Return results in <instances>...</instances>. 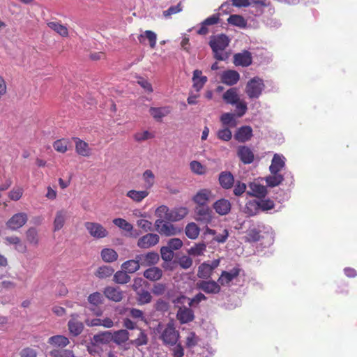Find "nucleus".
Listing matches in <instances>:
<instances>
[{
    "label": "nucleus",
    "mask_w": 357,
    "mask_h": 357,
    "mask_svg": "<svg viewBox=\"0 0 357 357\" xmlns=\"http://www.w3.org/2000/svg\"><path fill=\"white\" fill-rule=\"evenodd\" d=\"M140 264L138 259H130L123 262L121 265V268L123 271L128 273H133L138 271L140 268Z\"/></svg>",
    "instance_id": "nucleus-37"
},
{
    "label": "nucleus",
    "mask_w": 357,
    "mask_h": 357,
    "mask_svg": "<svg viewBox=\"0 0 357 357\" xmlns=\"http://www.w3.org/2000/svg\"><path fill=\"white\" fill-rule=\"evenodd\" d=\"M47 24L49 28H50L51 29L54 31L59 36H61L63 38H66L68 36L69 33H68V28L65 25L61 24L60 22H50Z\"/></svg>",
    "instance_id": "nucleus-33"
},
{
    "label": "nucleus",
    "mask_w": 357,
    "mask_h": 357,
    "mask_svg": "<svg viewBox=\"0 0 357 357\" xmlns=\"http://www.w3.org/2000/svg\"><path fill=\"white\" fill-rule=\"evenodd\" d=\"M252 58L251 53L248 50L235 54L234 56V63L235 66L247 67L252 64Z\"/></svg>",
    "instance_id": "nucleus-15"
},
{
    "label": "nucleus",
    "mask_w": 357,
    "mask_h": 357,
    "mask_svg": "<svg viewBox=\"0 0 357 357\" xmlns=\"http://www.w3.org/2000/svg\"><path fill=\"white\" fill-rule=\"evenodd\" d=\"M220 121L223 126L234 128L237 125L235 114L233 113H224L220 116Z\"/></svg>",
    "instance_id": "nucleus-40"
},
{
    "label": "nucleus",
    "mask_w": 357,
    "mask_h": 357,
    "mask_svg": "<svg viewBox=\"0 0 357 357\" xmlns=\"http://www.w3.org/2000/svg\"><path fill=\"white\" fill-rule=\"evenodd\" d=\"M26 238L30 244L37 245L39 242V237L37 229L34 227L29 228L26 231Z\"/></svg>",
    "instance_id": "nucleus-47"
},
{
    "label": "nucleus",
    "mask_w": 357,
    "mask_h": 357,
    "mask_svg": "<svg viewBox=\"0 0 357 357\" xmlns=\"http://www.w3.org/2000/svg\"><path fill=\"white\" fill-rule=\"evenodd\" d=\"M131 280L130 276L125 271H118L114 274L113 281L119 284L128 283Z\"/></svg>",
    "instance_id": "nucleus-42"
},
{
    "label": "nucleus",
    "mask_w": 357,
    "mask_h": 357,
    "mask_svg": "<svg viewBox=\"0 0 357 357\" xmlns=\"http://www.w3.org/2000/svg\"><path fill=\"white\" fill-rule=\"evenodd\" d=\"M88 301L89 303L98 306L102 303V295L100 292H94L89 296Z\"/></svg>",
    "instance_id": "nucleus-58"
},
{
    "label": "nucleus",
    "mask_w": 357,
    "mask_h": 357,
    "mask_svg": "<svg viewBox=\"0 0 357 357\" xmlns=\"http://www.w3.org/2000/svg\"><path fill=\"white\" fill-rule=\"evenodd\" d=\"M227 22L229 24L239 28H245L247 26L246 20L239 15H231L227 19Z\"/></svg>",
    "instance_id": "nucleus-45"
},
{
    "label": "nucleus",
    "mask_w": 357,
    "mask_h": 357,
    "mask_svg": "<svg viewBox=\"0 0 357 357\" xmlns=\"http://www.w3.org/2000/svg\"><path fill=\"white\" fill-rule=\"evenodd\" d=\"M240 273V268H234L230 271H223L218 280V282L222 285L228 284L234 278H237Z\"/></svg>",
    "instance_id": "nucleus-21"
},
{
    "label": "nucleus",
    "mask_w": 357,
    "mask_h": 357,
    "mask_svg": "<svg viewBox=\"0 0 357 357\" xmlns=\"http://www.w3.org/2000/svg\"><path fill=\"white\" fill-rule=\"evenodd\" d=\"M214 195L208 188H202L198 190L192 197V200L196 204L195 206H206L208 203L214 198Z\"/></svg>",
    "instance_id": "nucleus-6"
},
{
    "label": "nucleus",
    "mask_w": 357,
    "mask_h": 357,
    "mask_svg": "<svg viewBox=\"0 0 357 357\" xmlns=\"http://www.w3.org/2000/svg\"><path fill=\"white\" fill-rule=\"evenodd\" d=\"M188 213L187 207L181 206L174 208L169 210V208L165 205L159 206L156 211L155 214L160 218H163L169 222L179 221L184 218Z\"/></svg>",
    "instance_id": "nucleus-3"
},
{
    "label": "nucleus",
    "mask_w": 357,
    "mask_h": 357,
    "mask_svg": "<svg viewBox=\"0 0 357 357\" xmlns=\"http://www.w3.org/2000/svg\"><path fill=\"white\" fill-rule=\"evenodd\" d=\"M260 211V205L259 202L252 200L246 203L244 213L248 216H254L258 214Z\"/></svg>",
    "instance_id": "nucleus-36"
},
{
    "label": "nucleus",
    "mask_w": 357,
    "mask_h": 357,
    "mask_svg": "<svg viewBox=\"0 0 357 357\" xmlns=\"http://www.w3.org/2000/svg\"><path fill=\"white\" fill-rule=\"evenodd\" d=\"M112 335V340L117 344L125 343L129 338V333L126 330L117 331Z\"/></svg>",
    "instance_id": "nucleus-44"
},
{
    "label": "nucleus",
    "mask_w": 357,
    "mask_h": 357,
    "mask_svg": "<svg viewBox=\"0 0 357 357\" xmlns=\"http://www.w3.org/2000/svg\"><path fill=\"white\" fill-rule=\"evenodd\" d=\"M191 170L197 174H204L205 173V169L204 166L198 161L194 160L192 161L190 164Z\"/></svg>",
    "instance_id": "nucleus-62"
},
{
    "label": "nucleus",
    "mask_w": 357,
    "mask_h": 357,
    "mask_svg": "<svg viewBox=\"0 0 357 357\" xmlns=\"http://www.w3.org/2000/svg\"><path fill=\"white\" fill-rule=\"evenodd\" d=\"M200 229L195 222L188 223L185 229L186 236L190 239H196L199 234Z\"/></svg>",
    "instance_id": "nucleus-41"
},
{
    "label": "nucleus",
    "mask_w": 357,
    "mask_h": 357,
    "mask_svg": "<svg viewBox=\"0 0 357 357\" xmlns=\"http://www.w3.org/2000/svg\"><path fill=\"white\" fill-rule=\"evenodd\" d=\"M252 137V129L250 126H244L239 128L234 135V138L238 142H246Z\"/></svg>",
    "instance_id": "nucleus-22"
},
{
    "label": "nucleus",
    "mask_w": 357,
    "mask_h": 357,
    "mask_svg": "<svg viewBox=\"0 0 357 357\" xmlns=\"http://www.w3.org/2000/svg\"><path fill=\"white\" fill-rule=\"evenodd\" d=\"M73 139L75 142L76 153L82 156L89 157L91 155V149L88 143L78 137H74Z\"/></svg>",
    "instance_id": "nucleus-23"
},
{
    "label": "nucleus",
    "mask_w": 357,
    "mask_h": 357,
    "mask_svg": "<svg viewBox=\"0 0 357 357\" xmlns=\"http://www.w3.org/2000/svg\"><path fill=\"white\" fill-rule=\"evenodd\" d=\"M236 109V116L238 117L243 116L247 112V104L244 101L238 100V103L234 104Z\"/></svg>",
    "instance_id": "nucleus-63"
},
{
    "label": "nucleus",
    "mask_w": 357,
    "mask_h": 357,
    "mask_svg": "<svg viewBox=\"0 0 357 357\" xmlns=\"http://www.w3.org/2000/svg\"><path fill=\"white\" fill-rule=\"evenodd\" d=\"M84 227L89 234L95 238H103L108 236L107 230L100 223L86 222Z\"/></svg>",
    "instance_id": "nucleus-7"
},
{
    "label": "nucleus",
    "mask_w": 357,
    "mask_h": 357,
    "mask_svg": "<svg viewBox=\"0 0 357 357\" xmlns=\"http://www.w3.org/2000/svg\"><path fill=\"white\" fill-rule=\"evenodd\" d=\"M176 318L183 324L193 321L195 315L193 311L190 307L183 306L178 310Z\"/></svg>",
    "instance_id": "nucleus-20"
},
{
    "label": "nucleus",
    "mask_w": 357,
    "mask_h": 357,
    "mask_svg": "<svg viewBox=\"0 0 357 357\" xmlns=\"http://www.w3.org/2000/svg\"><path fill=\"white\" fill-rule=\"evenodd\" d=\"M137 301L139 305L149 303L152 300V296L147 290L142 289L137 293Z\"/></svg>",
    "instance_id": "nucleus-46"
},
{
    "label": "nucleus",
    "mask_w": 357,
    "mask_h": 357,
    "mask_svg": "<svg viewBox=\"0 0 357 357\" xmlns=\"http://www.w3.org/2000/svg\"><path fill=\"white\" fill-rule=\"evenodd\" d=\"M237 155L245 165L251 164L255 159L252 151L247 146H239L237 149Z\"/></svg>",
    "instance_id": "nucleus-14"
},
{
    "label": "nucleus",
    "mask_w": 357,
    "mask_h": 357,
    "mask_svg": "<svg viewBox=\"0 0 357 357\" xmlns=\"http://www.w3.org/2000/svg\"><path fill=\"white\" fill-rule=\"evenodd\" d=\"M284 166V158L278 154H275L269 167L270 172L272 174L278 173Z\"/></svg>",
    "instance_id": "nucleus-32"
},
{
    "label": "nucleus",
    "mask_w": 357,
    "mask_h": 357,
    "mask_svg": "<svg viewBox=\"0 0 357 357\" xmlns=\"http://www.w3.org/2000/svg\"><path fill=\"white\" fill-rule=\"evenodd\" d=\"M162 259L165 261H169L173 259L174 252L168 246L162 247L160 249Z\"/></svg>",
    "instance_id": "nucleus-61"
},
{
    "label": "nucleus",
    "mask_w": 357,
    "mask_h": 357,
    "mask_svg": "<svg viewBox=\"0 0 357 357\" xmlns=\"http://www.w3.org/2000/svg\"><path fill=\"white\" fill-rule=\"evenodd\" d=\"M68 144H69L68 139L63 138V139L56 140L53 143V147L57 152L64 153L68 150Z\"/></svg>",
    "instance_id": "nucleus-51"
},
{
    "label": "nucleus",
    "mask_w": 357,
    "mask_h": 357,
    "mask_svg": "<svg viewBox=\"0 0 357 357\" xmlns=\"http://www.w3.org/2000/svg\"><path fill=\"white\" fill-rule=\"evenodd\" d=\"M28 217L26 213L14 214L6 222V226L10 230H17L22 227L27 222Z\"/></svg>",
    "instance_id": "nucleus-8"
},
{
    "label": "nucleus",
    "mask_w": 357,
    "mask_h": 357,
    "mask_svg": "<svg viewBox=\"0 0 357 357\" xmlns=\"http://www.w3.org/2000/svg\"><path fill=\"white\" fill-rule=\"evenodd\" d=\"M192 82L193 88L195 91H199L207 82V77L202 75V70H195L193 71Z\"/></svg>",
    "instance_id": "nucleus-25"
},
{
    "label": "nucleus",
    "mask_w": 357,
    "mask_h": 357,
    "mask_svg": "<svg viewBox=\"0 0 357 357\" xmlns=\"http://www.w3.org/2000/svg\"><path fill=\"white\" fill-rule=\"evenodd\" d=\"M196 285L197 289L206 294H216L221 290L219 283L214 280H200L197 282Z\"/></svg>",
    "instance_id": "nucleus-11"
},
{
    "label": "nucleus",
    "mask_w": 357,
    "mask_h": 357,
    "mask_svg": "<svg viewBox=\"0 0 357 357\" xmlns=\"http://www.w3.org/2000/svg\"><path fill=\"white\" fill-rule=\"evenodd\" d=\"M114 272V270L109 266H102L98 268L95 275L100 279L107 278L111 276Z\"/></svg>",
    "instance_id": "nucleus-48"
},
{
    "label": "nucleus",
    "mask_w": 357,
    "mask_h": 357,
    "mask_svg": "<svg viewBox=\"0 0 357 357\" xmlns=\"http://www.w3.org/2000/svg\"><path fill=\"white\" fill-rule=\"evenodd\" d=\"M67 213L64 210L56 211L54 220V231L60 230L64 225Z\"/></svg>",
    "instance_id": "nucleus-35"
},
{
    "label": "nucleus",
    "mask_w": 357,
    "mask_h": 357,
    "mask_svg": "<svg viewBox=\"0 0 357 357\" xmlns=\"http://www.w3.org/2000/svg\"><path fill=\"white\" fill-rule=\"evenodd\" d=\"M160 237L156 234L148 233L141 236L137 243V245L141 249H148L158 243Z\"/></svg>",
    "instance_id": "nucleus-10"
},
{
    "label": "nucleus",
    "mask_w": 357,
    "mask_h": 357,
    "mask_svg": "<svg viewBox=\"0 0 357 357\" xmlns=\"http://www.w3.org/2000/svg\"><path fill=\"white\" fill-rule=\"evenodd\" d=\"M23 189L21 187L14 188L8 193V197L13 201H18L22 197Z\"/></svg>",
    "instance_id": "nucleus-60"
},
{
    "label": "nucleus",
    "mask_w": 357,
    "mask_h": 357,
    "mask_svg": "<svg viewBox=\"0 0 357 357\" xmlns=\"http://www.w3.org/2000/svg\"><path fill=\"white\" fill-rule=\"evenodd\" d=\"M102 259L107 263L114 262L118 259L117 252L112 248H104L101 251Z\"/></svg>",
    "instance_id": "nucleus-38"
},
{
    "label": "nucleus",
    "mask_w": 357,
    "mask_h": 357,
    "mask_svg": "<svg viewBox=\"0 0 357 357\" xmlns=\"http://www.w3.org/2000/svg\"><path fill=\"white\" fill-rule=\"evenodd\" d=\"M5 241L6 244L16 245V249L20 251L23 252L26 249L25 247L21 243L20 238L16 236H7L5 238Z\"/></svg>",
    "instance_id": "nucleus-54"
},
{
    "label": "nucleus",
    "mask_w": 357,
    "mask_h": 357,
    "mask_svg": "<svg viewBox=\"0 0 357 357\" xmlns=\"http://www.w3.org/2000/svg\"><path fill=\"white\" fill-rule=\"evenodd\" d=\"M104 294L109 300L116 303L121 301L123 298V291L119 287H107Z\"/></svg>",
    "instance_id": "nucleus-18"
},
{
    "label": "nucleus",
    "mask_w": 357,
    "mask_h": 357,
    "mask_svg": "<svg viewBox=\"0 0 357 357\" xmlns=\"http://www.w3.org/2000/svg\"><path fill=\"white\" fill-rule=\"evenodd\" d=\"M264 87L263 79L259 77H255L247 83L245 92L250 98H258L261 95Z\"/></svg>",
    "instance_id": "nucleus-4"
},
{
    "label": "nucleus",
    "mask_w": 357,
    "mask_h": 357,
    "mask_svg": "<svg viewBox=\"0 0 357 357\" xmlns=\"http://www.w3.org/2000/svg\"><path fill=\"white\" fill-rule=\"evenodd\" d=\"M145 39L148 40L151 48L154 49L155 47L157 41L155 33L151 30H146L138 36V40L141 44L145 43Z\"/></svg>",
    "instance_id": "nucleus-24"
},
{
    "label": "nucleus",
    "mask_w": 357,
    "mask_h": 357,
    "mask_svg": "<svg viewBox=\"0 0 357 357\" xmlns=\"http://www.w3.org/2000/svg\"><path fill=\"white\" fill-rule=\"evenodd\" d=\"M113 335L109 331H104L96 334L91 339V344L93 346H99L101 344H107L112 341Z\"/></svg>",
    "instance_id": "nucleus-19"
},
{
    "label": "nucleus",
    "mask_w": 357,
    "mask_h": 357,
    "mask_svg": "<svg viewBox=\"0 0 357 357\" xmlns=\"http://www.w3.org/2000/svg\"><path fill=\"white\" fill-rule=\"evenodd\" d=\"M142 178L146 190L151 188L155 183V175L150 169H146L142 174Z\"/></svg>",
    "instance_id": "nucleus-49"
},
{
    "label": "nucleus",
    "mask_w": 357,
    "mask_h": 357,
    "mask_svg": "<svg viewBox=\"0 0 357 357\" xmlns=\"http://www.w3.org/2000/svg\"><path fill=\"white\" fill-rule=\"evenodd\" d=\"M212 273L213 271L209 264L204 262L198 267L197 276L199 278L208 279L211 276Z\"/></svg>",
    "instance_id": "nucleus-43"
},
{
    "label": "nucleus",
    "mask_w": 357,
    "mask_h": 357,
    "mask_svg": "<svg viewBox=\"0 0 357 357\" xmlns=\"http://www.w3.org/2000/svg\"><path fill=\"white\" fill-rule=\"evenodd\" d=\"M217 136L218 139L228 142L231 139L232 133L228 128H225L218 131Z\"/></svg>",
    "instance_id": "nucleus-59"
},
{
    "label": "nucleus",
    "mask_w": 357,
    "mask_h": 357,
    "mask_svg": "<svg viewBox=\"0 0 357 357\" xmlns=\"http://www.w3.org/2000/svg\"><path fill=\"white\" fill-rule=\"evenodd\" d=\"M230 40L225 34L212 36L209 41V45L213 51L214 58L218 61H224L228 58V54L225 50L229 46Z\"/></svg>",
    "instance_id": "nucleus-1"
},
{
    "label": "nucleus",
    "mask_w": 357,
    "mask_h": 357,
    "mask_svg": "<svg viewBox=\"0 0 357 357\" xmlns=\"http://www.w3.org/2000/svg\"><path fill=\"white\" fill-rule=\"evenodd\" d=\"M155 332L160 334L159 338L166 345L176 344L179 337V333L172 322L165 325L159 323L155 328Z\"/></svg>",
    "instance_id": "nucleus-2"
},
{
    "label": "nucleus",
    "mask_w": 357,
    "mask_h": 357,
    "mask_svg": "<svg viewBox=\"0 0 357 357\" xmlns=\"http://www.w3.org/2000/svg\"><path fill=\"white\" fill-rule=\"evenodd\" d=\"M219 182L224 189H229L234 185V178L230 172H222L219 176Z\"/></svg>",
    "instance_id": "nucleus-30"
},
{
    "label": "nucleus",
    "mask_w": 357,
    "mask_h": 357,
    "mask_svg": "<svg viewBox=\"0 0 357 357\" xmlns=\"http://www.w3.org/2000/svg\"><path fill=\"white\" fill-rule=\"evenodd\" d=\"M261 229L255 227H250L246 231L245 239L246 242L255 243L261 238Z\"/></svg>",
    "instance_id": "nucleus-28"
},
{
    "label": "nucleus",
    "mask_w": 357,
    "mask_h": 357,
    "mask_svg": "<svg viewBox=\"0 0 357 357\" xmlns=\"http://www.w3.org/2000/svg\"><path fill=\"white\" fill-rule=\"evenodd\" d=\"M239 79L240 75L234 70H225L221 75V82L227 86H233L236 84Z\"/></svg>",
    "instance_id": "nucleus-17"
},
{
    "label": "nucleus",
    "mask_w": 357,
    "mask_h": 357,
    "mask_svg": "<svg viewBox=\"0 0 357 357\" xmlns=\"http://www.w3.org/2000/svg\"><path fill=\"white\" fill-rule=\"evenodd\" d=\"M214 218V214L209 206H195L194 208V219L202 224L208 225Z\"/></svg>",
    "instance_id": "nucleus-5"
},
{
    "label": "nucleus",
    "mask_w": 357,
    "mask_h": 357,
    "mask_svg": "<svg viewBox=\"0 0 357 357\" xmlns=\"http://www.w3.org/2000/svg\"><path fill=\"white\" fill-rule=\"evenodd\" d=\"M171 112L169 107H153L149 109L150 114L158 121H160L162 119L168 115Z\"/></svg>",
    "instance_id": "nucleus-29"
},
{
    "label": "nucleus",
    "mask_w": 357,
    "mask_h": 357,
    "mask_svg": "<svg viewBox=\"0 0 357 357\" xmlns=\"http://www.w3.org/2000/svg\"><path fill=\"white\" fill-rule=\"evenodd\" d=\"M206 245L204 243H199L195 244L193 247H191L189 250V255L194 256H200L203 255L204 252L206 250Z\"/></svg>",
    "instance_id": "nucleus-55"
},
{
    "label": "nucleus",
    "mask_w": 357,
    "mask_h": 357,
    "mask_svg": "<svg viewBox=\"0 0 357 357\" xmlns=\"http://www.w3.org/2000/svg\"><path fill=\"white\" fill-rule=\"evenodd\" d=\"M162 270L160 268L155 266L149 268L144 272V276L146 279L151 281H156L160 280L162 278Z\"/></svg>",
    "instance_id": "nucleus-34"
},
{
    "label": "nucleus",
    "mask_w": 357,
    "mask_h": 357,
    "mask_svg": "<svg viewBox=\"0 0 357 357\" xmlns=\"http://www.w3.org/2000/svg\"><path fill=\"white\" fill-rule=\"evenodd\" d=\"M179 266L183 269L189 268L192 264V259L188 256H182L178 259Z\"/></svg>",
    "instance_id": "nucleus-64"
},
{
    "label": "nucleus",
    "mask_w": 357,
    "mask_h": 357,
    "mask_svg": "<svg viewBox=\"0 0 357 357\" xmlns=\"http://www.w3.org/2000/svg\"><path fill=\"white\" fill-rule=\"evenodd\" d=\"M77 317V314H71V319L68 323L69 331L73 336H78L82 333L84 329L83 323L78 321Z\"/></svg>",
    "instance_id": "nucleus-16"
},
{
    "label": "nucleus",
    "mask_w": 357,
    "mask_h": 357,
    "mask_svg": "<svg viewBox=\"0 0 357 357\" xmlns=\"http://www.w3.org/2000/svg\"><path fill=\"white\" fill-rule=\"evenodd\" d=\"M48 343L59 347H64L67 346L70 342L68 337L63 335H54L49 338Z\"/></svg>",
    "instance_id": "nucleus-39"
},
{
    "label": "nucleus",
    "mask_w": 357,
    "mask_h": 357,
    "mask_svg": "<svg viewBox=\"0 0 357 357\" xmlns=\"http://www.w3.org/2000/svg\"><path fill=\"white\" fill-rule=\"evenodd\" d=\"M155 137V135L153 132H151L148 130H145L144 132H136L134 135V139L135 141L140 142L142 141H145L149 139H153Z\"/></svg>",
    "instance_id": "nucleus-56"
},
{
    "label": "nucleus",
    "mask_w": 357,
    "mask_h": 357,
    "mask_svg": "<svg viewBox=\"0 0 357 357\" xmlns=\"http://www.w3.org/2000/svg\"><path fill=\"white\" fill-rule=\"evenodd\" d=\"M131 343L136 347L146 345L148 343V336L144 331L139 329L137 337L132 340Z\"/></svg>",
    "instance_id": "nucleus-53"
},
{
    "label": "nucleus",
    "mask_w": 357,
    "mask_h": 357,
    "mask_svg": "<svg viewBox=\"0 0 357 357\" xmlns=\"http://www.w3.org/2000/svg\"><path fill=\"white\" fill-rule=\"evenodd\" d=\"M213 208L219 215H225L230 213L231 204L228 199L222 198L213 203Z\"/></svg>",
    "instance_id": "nucleus-13"
},
{
    "label": "nucleus",
    "mask_w": 357,
    "mask_h": 357,
    "mask_svg": "<svg viewBox=\"0 0 357 357\" xmlns=\"http://www.w3.org/2000/svg\"><path fill=\"white\" fill-rule=\"evenodd\" d=\"M249 188L251 192H248V194L251 196L258 198H263L265 197L267 195L266 188L263 185L256 183H251L249 185Z\"/></svg>",
    "instance_id": "nucleus-26"
},
{
    "label": "nucleus",
    "mask_w": 357,
    "mask_h": 357,
    "mask_svg": "<svg viewBox=\"0 0 357 357\" xmlns=\"http://www.w3.org/2000/svg\"><path fill=\"white\" fill-rule=\"evenodd\" d=\"M163 218L157 220L155 222L156 230L162 235L172 236L178 233V230L169 222H165Z\"/></svg>",
    "instance_id": "nucleus-9"
},
{
    "label": "nucleus",
    "mask_w": 357,
    "mask_h": 357,
    "mask_svg": "<svg viewBox=\"0 0 357 357\" xmlns=\"http://www.w3.org/2000/svg\"><path fill=\"white\" fill-rule=\"evenodd\" d=\"M136 259H138L141 266H150L158 263L159 255L156 252H149L146 254L136 255Z\"/></svg>",
    "instance_id": "nucleus-12"
},
{
    "label": "nucleus",
    "mask_w": 357,
    "mask_h": 357,
    "mask_svg": "<svg viewBox=\"0 0 357 357\" xmlns=\"http://www.w3.org/2000/svg\"><path fill=\"white\" fill-rule=\"evenodd\" d=\"M222 98L227 104L234 105V104L238 103L240 98L237 89L234 87L229 89L224 93Z\"/></svg>",
    "instance_id": "nucleus-27"
},
{
    "label": "nucleus",
    "mask_w": 357,
    "mask_h": 357,
    "mask_svg": "<svg viewBox=\"0 0 357 357\" xmlns=\"http://www.w3.org/2000/svg\"><path fill=\"white\" fill-rule=\"evenodd\" d=\"M50 355L53 357H75L73 351L69 349H54L51 351Z\"/></svg>",
    "instance_id": "nucleus-57"
},
{
    "label": "nucleus",
    "mask_w": 357,
    "mask_h": 357,
    "mask_svg": "<svg viewBox=\"0 0 357 357\" xmlns=\"http://www.w3.org/2000/svg\"><path fill=\"white\" fill-rule=\"evenodd\" d=\"M284 180L283 176L276 173L266 178V182L270 187H275L280 185Z\"/></svg>",
    "instance_id": "nucleus-52"
},
{
    "label": "nucleus",
    "mask_w": 357,
    "mask_h": 357,
    "mask_svg": "<svg viewBox=\"0 0 357 357\" xmlns=\"http://www.w3.org/2000/svg\"><path fill=\"white\" fill-rule=\"evenodd\" d=\"M149 195L147 190H130L127 192L126 196L132 199L133 202L139 203Z\"/></svg>",
    "instance_id": "nucleus-31"
},
{
    "label": "nucleus",
    "mask_w": 357,
    "mask_h": 357,
    "mask_svg": "<svg viewBox=\"0 0 357 357\" xmlns=\"http://www.w3.org/2000/svg\"><path fill=\"white\" fill-rule=\"evenodd\" d=\"M112 222L116 227L128 232H130L133 229L132 225L123 218H115L113 220Z\"/></svg>",
    "instance_id": "nucleus-50"
}]
</instances>
